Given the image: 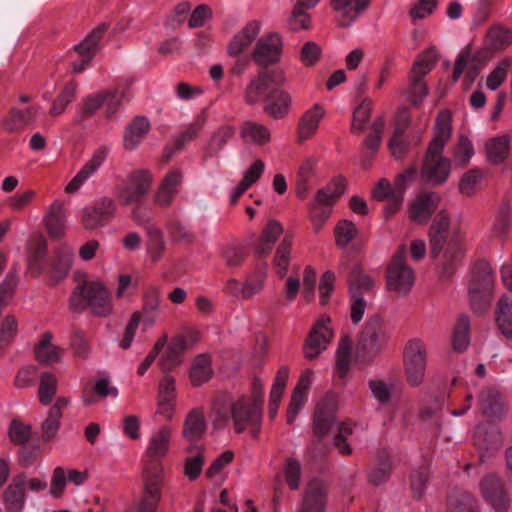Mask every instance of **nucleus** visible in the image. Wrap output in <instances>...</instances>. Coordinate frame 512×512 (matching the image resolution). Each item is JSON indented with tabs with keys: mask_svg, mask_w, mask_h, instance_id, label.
<instances>
[{
	"mask_svg": "<svg viewBox=\"0 0 512 512\" xmlns=\"http://www.w3.org/2000/svg\"><path fill=\"white\" fill-rule=\"evenodd\" d=\"M26 475L20 473L4 491V503L8 512H21L25 500Z\"/></svg>",
	"mask_w": 512,
	"mask_h": 512,
	"instance_id": "obj_25",
	"label": "nucleus"
},
{
	"mask_svg": "<svg viewBox=\"0 0 512 512\" xmlns=\"http://www.w3.org/2000/svg\"><path fill=\"white\" fill-rule=\"evenodd\" d=\"M282 54V37L276 32H271L257 40L251 52V61L256 64H276L282 60Z\"/></svg>",
	"mask_w": 512,
	"mask_h": 512,
	"instance_id": "obj_13",
	"label": "nucleus"
},
{
	"mask_svg": "<svg viewBox=\"0 0 512 512\" xmlns=\"http://www.w3.org/2000/svg\"><path fill=\"white\" fill-rule=\"evenodd\" d=\"M404 364L408 383L412 386L420 385L426 369V349L420 340L408 342L404 352Z\"/></svg>",
	"mask_w": 512,
	"mask_h": 512,
	"instance_id": "obj_11",
	"label": "nucleus"
},
{
	"mask_svg": "<svg viewBox=\"0 0 512 512\" xmlns=\"http://www.w3.org/2000/svg\"><path fill=\"white\" fill-rule=\"evenodd\" d=\"M240 135L243 141L259 146H264L271 141V133L268 127L251 120L242 123Z\"/></svg>",
	"mask_w": 512,
	"mask_h": 512,
	"instance_id": "obj_39",
	"label": "nucleus"
},
{
	"mask_svg": "<svg viewBox=\"0 0 512 512\" xmlns=\"http://www.w3.org/2000/svg\"><path fill=\"white\" fill-rule=\"evenodd\" d=\"M235 135L233 126L225 125L218 128L210 137L204 149L203 160L206 161L218 155L227 142Z\"/></svg>",
	"mask_w": 512,
	"mask_h": 512,
	"instance_id": "obj_42",
	"label": "nucleus"
},
{
	"mask_svg": "<svg viewBox=\"0 0 512 512\" xmlns=\"http://www.w3.org/2000/svg\"><path fill=\"white\" fill-rule=\"evenodd\" d=\"M327 342L328 340L322 332L312 329L303 346L305 358L308 360L317 358L326 349Z\"/></svg>",
	"mask_w": 512,
	"mask_h": 512,
	"instance_id": "obj_51",
	"label": "nucleus"
},
{
	"mask_svg": "<svg viewBox=\"0 0 512 512\" xmlns=\"http://www.w3.org/2000/svg\"><path fill=\"white\" fill-rule=\"evenodd\" d=\"M107 156L104 148L98 149L92 158L82 167V169L70 180L65 187L66 193L78 191L81 185L102 165Z\"/></svg>",
	"mask_w": 512,
	"mask_h": 512,
	"instance_id": "obj_29",
	"label": "nucleus"
},
{
	"mask_svg": "<svg viewBox=\"0 0 512 512\" xmlns=\"http://www.w3.org/2000/svg\"><path fill=\"white\" fill-rule=\"evenodd\" d=\"M371 0H332L341 26H350L368 8Z\"/></svg>",
	"mask_w": 512,
	"mask_h": 512,
	"instance_id": "obj_23",
	"label": "nucleus"
},
{
	"mask_svg": "<svg viewBox=\"0 0 512 512\" xmlns=\"http://www.w3.org/2000/svg\"><path fill=\"white\" fill-rule=\"evenodd\" d=\"M429 477L430 471L426 465L420 466L410 474V488L415 499H422Z\"/></svg>",
	"mask_w": 512,
	"mask_h": 512,
	"instance_id": "obj_59",
	"label": "nucleus"
},
{
	"mask_svg": "<svg viewBox=\"0 0 512 512\" xmlns=\"http://www.w3.org/2000/svg\"><path fill=\"white\" fill-rule=\"evenodd\" d=\"M323 115L324 110L319 104H315L302 115L298 123L299 142H303L315 133Z\"/></svg>",
	"mask_w": 512,
	"mask_h": 512,
	"instance_id": "obj_38",
	"label": "nucleus"
},
{
	"mask_svg": "<svg viewBox=\"0 0 512 512\" xmlns=\"http://www.w3.org/2000/svg\"><path fill=\"white\" fill-rule=\"evenodd\" d=\"M181 181V170L176 169L170 171L163 179L155 195L156 203L164 207L170 205L172 199L177 194V187L180 185Z\"/></svg>",
	"mask_w": 512,
	"mask_h": 512,
	"instance_id": "obj_36",
	"label": "nucleus"
},
{
	"mask_svg": "<svg viewBox=\"0 0 512 512\" xmlns=\"http://www.w3.org/2000/svg\"><path fill=\"white\" fill-rule=\"evenodd\" d=\"M465 254L460 230H454L447 243V248L437 265V275L440 280L451 279Z\"/></svg>",
	"mask_w": 512,
	"mask_h": 512,
	"instance_id": "obj_12",
	"label": "nucleus"
},
{
	"mask_svg": "<svg viewBox=\"0 0 512 512\" xmlns=\"http://www.w3.org/2000/svg\"><path fill=\"white\" fill-rule=\"evenodd\" d=\"M484 175V171L479 168H473L465 172L459 180V192L466 196L474 195L476 192V187Z\"/></svg>",
	"mask_w": 512,
	"mask_h": 512,
	"instance_id": "obj_60",
	"label": "nucleus"
},
{
	"mask_svg": "<svg viewBox=\"0 0 512 512\" xmlns=\"http://www.w3.org/2000/svg\"><path fill=\"white\" fill-rule=\"evenodd\" d=\"M410 218L417 224H426L433 214L432 199L429 194L421 195L409 207Z\"/></svg>",
	"mask_w": 512,
	"mask_h": 512,
	"instance_id": "obj_49",
	"label": "nucleus"
},
{
	"mask_svg": "<svg viewBox=\"0 0 512 512\" xmlns=\"http://www.w3.org/2000/svg\"><path fill=\"white\" fill-rule=\"evenodd\" d=\"M474 443L480 451L495 452L503 445L502 433L492 422L477 425L474 433Z\"/></svg>",
	"mask_w": 512,
	"mask_h": 512,
	"instance_id": "obj_20",
	"label": "nucleus"
},
{
	"mask_svg": "<svg viewBox=\"0 0 512 512\" xmlns=\"http://www.w3.org/2000/svg\"><path fill=\"white\" fill-rule=\"evenodd\" d=\"M431 66H412L409 79V92L411 103L415 106L421 105L423 98L428 95L429 89L424 77L430 73Z\"/></svg>",
	"mask_w": 512,
	"mask_h": 512,
	"instance_id": "obj_27",
	"label": "nucleus"
},
{
	"mask_svg": "<svg viewBox=\"0 0 512 512\" xmlns=\"http://www.w3.org/2000/svg\"><path fill=\"white\" fill-rule=\"evenodd\" d=\"M359 231L356 225L347 219L338 221L334 228L335 242L339 248H346L357 237Z\"/></svg>",
	"mask_w": 512,
	"mask_h": 512,
	"instance_id": "obj_54",
	"label": "nucleus"
},
{
	"mask_svg": "<svg viewBox=\"0 0 512 512\" xmlns=\"http://www.w3.org/2000/svg\"><path fill=\"white\" fill-rule=\"evenodd\" d=\"M511 138L508 134L490 138L485 143L487 161L491 165H500L506 161L510 153Z\"/></svg>",
	"mask_w": 512,
	"mask_h": 512,
	"instance_id": "obj_32",
	"label": "nucleus"
},
{
	"mask_svg": "<svg viewBox=\"0 0 512 512\" xmlns=\"http://www.w3.org/2000/svg\"><path fill=\"white\" fill-rule=\"evenodd\" d=\"M117 205L113 198L103 196L82 210L81 224L86 230H96L108 225L114 218Z\"/></svg>",
	"mask_w": 512,
	"mask_h": 512,
	"instance_id": "obj_10",
	"label": "nucleus"
},
{
	"mask_svg": "<svg viewBox=\"0 0 512 512\" xmlns=\"http://www.w3.org/2000/svg\"><path fill=\"white\" fill-rule=\"evenodd\" d=\"M328 489L323 480L312 478L306 488L298 512H325Z\"/></svg>",
	"mask_w": 512,
	"mask_h": 512,
	"instance_id": "obj_16",
	"label": "nucleus"
},
{
	"mask_svg": "<svg viewBox=\"0 0 512 512\" xmlns=\"http://www.w3.org/2000/svg\"><path fill=\"white\" fill-rule=\"evenodd\" d=\"M211 356L200 354L195 357L190 369V379L194 387H199L208 382L214 374Z\"/></svg>",
	"mask_w": 512,
	"mask_h": 512,
	"instance_id": "obj_43",
	"label": "nucleus"
},
{
	"mask_svg": "<svg viewBox=\"0 0 512 512\" xmlns=\"http://www.w3.org/2000/svg\"><path fill=\"white\" fill-rule=\"evenodd\" d=\"M153 176L149 170L139 169L117 177L114 192L123 206L141 204L148 195L152 186Z\"/></svg>",
	"mask_w": 512,
	"mask_h": 512,
	"instance_id": "obj_5",
	"label": "nucleus"
},
{
	"mask_svg": "<svg viewBox=\"0 0 512 512\" xmlns=\"http://www.w3.org/2000/svg\"><path fill=\"white\" fill-rule=\"evenodd\" d=\"M511 206L508 200H503L497 210L493 232L495 235L503 237L507 234L510 227Z\"/></svg>",
	"mask_w": 512,
	"mask_h": 512,
	"instance_id": "obj_64",
	"label": "nucleus"
},
{
	"mask_svg": "<svg viewBox=\"0 0 512 512\" xmlns=\"http://www.w3.org/2000/svg\"><path fill=\"white\" fill-rule=\"evenodd\" d=\"M48 253L47 241L43 236H39L31 241L28 246V266L35 276H39L44 271V262Z\"/></svg>",
	"mask_w": 512,
	"mask_h": 512,
	"instance_id": "obj_35",
	"label": "nucleus"
},
{
	"mask_svg": "<svg viewBox=\"0 0 512 512\" xmlns=\"http://www.w3.org/2000/svg\"><path fill=\"white\" fill-rule=\"evenodd\" d=\"M110 92L102 91L94 96H88L82 106L79 116L75 119L76 124H80L85 119L91 117L107 101Z\"/></svg>",
	"mask_w": 512,
	"mask_h": 512,
	"instance_id": "obj_57",
	"label": "nucleus"
},
{
	"mask_svg": "<svg viewBox=\"0 0 512 512\" xmlns=\"http://www.w3.org/2000/svg\"><path fill=\"white\" fill-rule=\"evenodd\" d=\"M220 257L229 269H236L243 265L249 256L248 248L236 241L225 243L220 247Z\"/></svg>",
	"mask_w": 512,
	"mask_h": 512,
	"instance_id": "obj_37",
	"label": "nucleus"
},
{
	"mask_svg": "<svg viewBox=\"0 0 512 512\" xmlns=\"http://www.w3.org/2000/svg\"><path fill=\"white\" fill-rule=\"evenodd\" d=\"M69 308L76 313L90 309L97 317H106L112 313L111 295L105 284L99 280L83 281L78 284L69 299Z\"/></svg>",
	"mask_w": 512,
	"mask_h": 512,
	"instance_id": "obj_2",
	"label": "nucleus"
},
{
	"mask_svg": "<svg viewBox=\"0 0 512 512\" xmlns=\"http://www.w3.org/2000/svg\"><path fill=\"white\" fill-rule=\"evenodd\" d=\"M451 172V161L448 158L424 159L419 172L421 183L438 186L445 183Z\"/></svg>",
	"mask_w": 512,
	"mask_h": 512,
	"instance_id": "obj_18",
	"label": "nucleus"
},
{
	"mask_svg": "<svg viewBox=\"0 0 512 512\" xmlns=\"http://www.w3.org/2000/svg\"><path fill=\"white\" fill-rule=\"evenodd\" d=\"M336 422V406L333 401L323 400L317 404L313 415L312 429L316 438H325Z\"/></svg>",
	"mask_w": 512,
	"mask_h": 512,
	"instance_id": "obj_19",
	"label": "nucleus"
},
{
	"mask_svg": "<svg viewBox=\"0 0 512 512\" xmlns=\"http://www.w3.org/2000/svg\"><path fill=\"white\" fill-rule=\"evenodd\" d=\"M347 283L350 295H360V291H370L374 282L373 279L364 273L360 263H354L348 273Z\"/></svg>",
	"mask_w": 512,
	"mask_h": 512,
	"instance_id": "obj_44",
	"label": "nucleus"
},
{
	"mask_svg": "<svg viewBox=\"0 0 512 512\" xmlns=\"http://www.w3.org/2000/svg\"><path fill=\"white\" fill-rule=\"evenodd\" d=\"M484 501L496 512H507L511 505V497L504 481L496 474L485 475L479 483Z\"/></svg>",
	"mask_w": 512,
	"mask_h": 512,
	"instance_id": "obj_8",
	"label": "nucleus"
},
{
	"mask_svg": "<svg viewBox=\"0 0 512 512\" xmlns=\"http://www.w3.org/2000/svg\"><path fill=\"white\" fill-rule=\"evenodd\" d=\"M512 43V30L501 25L491 27L484 41V49L490 52V57L495 51L505 49Z\"/></svg>",
	"mask_w": 512,
	"mask_h": 512,
	"instance_id": "obj_41",
	"label": "nucleus"
},
{
	"mask_svg": "<svg viewBox=\"0 0 512 512\" xmlns=\"http://www.w3.org/2000/svg\"><path fill=\"white\" fill-rule=\"evenodd\" d=\"M18 332V322L14 315L8 314L0 325V349L7 348L14 340Z\"/></svg>",
	"mask_w": 512,
	"mask_h": 512,
	"instance_id": "obj_63",
	"label": "nucleus"
},
{
	"mask_svg": "<svg viewBox=\"0 0 512 512\" xmlns=\"http://www.w3.org/2000/svg\"><path fill=\"white\" fill-rule=\"evenodd\" d=\"M405 255L406 250L402 246L386 268V289L399 297L407 296L415 282L414 270L406 263Z\"/></svg>",
	"mask_w": 512,
	"mask_h": 512,
	"instance_id": "obj_7",
	"label": "nucleus"
},
{
	"mask_svg": "<svg viewBox=\"0 0 512 512\" xmlns=\"http://www.w3.org/2000/svg\"><path fill=\"white\" fill-rule=\"evenodd\" d=\"M292 244V235L286 234L279 243V245L277 246V249L275 251L273 264L277 268V274L280 278L285 277L288 271L292 251Z\"/></svg>",
	"mask_w": 512,
	"mask_h": 512,
	"instance_id": "obj_48",
	"label": "nucleus"
},
{
	"mask_svg": "<svg viewBox=\"0 0 512 512\" xmlns=\"http://www.w3.org/2000/svg\"><path fill=\"white\" fill-rule=\"evenodd\" d=\"M31 425L19 419H12L8 428V436L14 445H25L31 438Z\"/></svg>",
	"mask_w": 512,
	"mask_h": 512,
	"instance_id": "obj_61",
	"label": "nucleus"
},
{
	"mask_svg": "<svg viewBox=\"0 0 512 512\" xmlns=\"http://www.w3.org/2000/svg\"><path fill=\"white\" fill-rule=\"evenodd\" d=\"M65 208L60 201L51 204L49 211L45 217V225L51 238L60 239L64 236L65 230Z\"/></svg>",
	"mask_w": 512,
	"mask_h": 512,
	"instance_id": "obj_34",
	"label": "nucleus"
},
{
	"mask_svg": "<svg viewBox=\"0 0 512 512\" xmlns=\"http://www.w3.org/2000/svg\"><path fill=\"white\" fill-rule=\"evenodd\" d=\"M261 30L259 21L252 20L241 28L227 43L226 53L238 61H251L252 44Z\"/></svg>",
	"mask_w": 512,
	"mask_h": 512,
	"instance_id": "obj_9",
	"label": "nucleus"
},
{
	"mask_svg": "<svg viewBox=\"0 0 512 512\" xmlns=\"http://www.w3.org/2000/svg\"><path fill=\"white\" fill-rule=\"evenodd\" d=\"M469 305L477 316L488 313L494 298V275L490 263L479 260L474 264L468 285Z\"/></svg>",
	"mask_w": 512,
	"mask_h": 512,
	"instance_id": "obj_3",
	"label": "nucleus"
},
{
	"mask_svg": "<svg viewBox=\"0 0 512 512\" xmlns=\"http://www.w3.org/2000/svg\"><path fill=\"white\" fill-rule=\"evenodd\" d=\"M170 437L171 430L167 426L161 427L153 434L146 450L147 457L152 458V460H149L148 462L155 461L154 459L162 458L167 454Z\"/></svg>",
	"mask_w": 512,
	"mask_h": 512,
	"instance_id": "obj_47",
	"label": "nucleus"
},
{
	"mask_svg": "<svg viewBox=\"0 0 512 512\" xmlns=\"http://www.w3.org/2000/svg\"><path fill=\"white\" fill-rule=\"evenodd\" d=\"M53 335L47 331L41 335L37 344H35L33 352L35 359L40 365L48 366L60 362L64 354V349L51 343Z\"/></svg>",
	"mask_w": 512,
	"mask_h": 512,
	"instance_id": "obj_24",
	"label": "nucleus"
},
{
	"mask_svg": "<svg viewBox=\"0 0 512 512\" xmlns=\"http://www.w3.org/2000/svg\"><path fill=\"white\" fill-rule=\"evenodd\" d=\"M481 413L491 419H502L505 412L504 402L499 391L492 387L481 390L478 396Z\"/></svg>",
	"mask_w": 512,
	"mask_h": 512,
	"instance_id": "obj_22",
	"label": "nucleus"
},
{
	"mask_svg": "<svg viewBox=\"0 0 512 512\" xmlns=\"http://www.w3.org/2000/svg\"><path fill=\"white\" fill-rule=\"evenodd\" d=\"M373 102L370 98H365L353 111V121L351 124L352 133H361L365 129V124L371 117Z\"/></svg>",
	"mask_w": 512,
	"mask_h": 512,
	"instance_id": "obj_56",
	"label": "nucleus"
},
{
	"mask_svg": "<svg viewBox=\"0 0 512 512\" xmlns=\"http://www.w3.org/2000/svg\"><path fill=\"white\" fill-rule=\"evenodd\" d=\"M57 378L51 372L45 371L40 375V383L38 388L39 401L43 405L52 402L57 392Z\"/></svg>",
	"mask_w": 512,
	"mask_h": 512,
	"instance_id": "obj_55",
	"label": "nucleus"
},
{
	"mask_svg": "<svg viewBox=\"0 0 512 512\" xmlns=\"http://www.w3.org/2000/svg\"><path fill=\"white\" fill-rule=\"evenodd\" d=\"M73 259V252L68 247H59L54 252V259L51 265L48 285L56 286L67 277Z\"/></svg>",
	"mask_w": 512,
	"mask_h": 512,
	"instance_id": "obj_26",
	"label": "nucleus"
},
{
	"mask_svg": "<svg viewBox=\"0 0 512 512\" xmlns=\"http://www.w3.org/2000/svg\"><path fill=\"white\" fill-rule=\"evenodd\" d=\"M151 124L147 117L136 116L125 128L123 145L126 150L136 148L150 131Z\"/></svg>",
	"mask_w": 512,
	"mask_h": 512,
	"instance_id": "obj_30",
	"label": "nucleus"
},
{
	"mask_svg": "<svg viewBox=\"0 0 512 512\" xmlns=\"http://www.w3.org/2000/svg\"><path fill=\"white\" fill-rule=\"evenodd\" d=\"M160 301L161 295L155 286H150L144 291L142 309L132 313L124 329L123 337L119 343L122 349L130 348L141 320L143 325L147 327L156 322Z\"/></svg>",
	"mask_w": 512,
	"mask_h": 512,
	"instance_id": "obj_6",
	"label": "nucleus"
},
{
	"mask_svg": "<svg viewBox=\"0 0 512 512\" xmlns=\"http://www.w3.org/2000/svg\"><path fill=\"white\" fill-rule=\"evenodd\" d=\"M284 82L285 74L280 66H261L245 89L246 103L254 105L264 97L266 104L263 110L266 114L274 119L285 117L291 105V97L278 89Z\"/></svg>",
	"mask_w": 512,
	"mask_h": 512,
	"instance_id": "obj_1",
	"label": "nucleus"
},
{
	"mask_svg": "<svg viewBox=\"0 0 512 512\" xmlns=\"http://www.w3.org/2000/svg\"><path fill=\"white\" fill-rule=\"evenodd\" d=\"M450 228V217L446 210L439 211L429 229V247L432 259L440 257L444 245L447 243Z\"/></svg>",
	"mask_w": 512,
	"mask_h": 512,
	"instance_id": "obj_17",
	"label": "nucleus"
},
{
	"mask_svg": "<svg viewBox=\"0 0 512 512\" xmlns=\"http://www.w3.org/2000/svg\"><path fill=\"white\" fill-rule=\"evenodd\" d=\"M76 90L77 83L75 81H69L66 83L62 91L52 103V106L49 110L50 116L56 117L62 114L65 111L67 105L74 99Z\"/></svg>",
	"mask_w": 512,
	"mask_h": 512,
	"instance_id": "obj_53",
	"label": "nucleus"
},
{
	"mask_svg": "<svg viewBox=\"0 0 512 512\" xmlns=\"http://www.w3.org/2000/svg\"><path fill=\"white\" fill-rule=\"evenodd\" d=\"M206 431V421L203 412L193 409L188 413L183 424L182 436L190 444H197Z\"/></svg>",
	"mask_w": 512,
	"mask_h": 512,
	"instance_id": "obj_33",
	"label": "nucleus"
},
{
	"mask_svg": "<svg viewBox=\"0 0 512 512\" xmlns=\"http://www.w3.org/2000/svg\"><path fill=\"white\" fill-rule=\"evenodd\" d=\"M448 512H479L477 500L468 492L454 490L447 501Z\"/></svg>",
	"mask_w": 512,
	"mask_h": 512,
	"instance_id": "obj_45",
	"label": "nucleus"
},
{
	"mask_svg": "<svg viewBox=\"0 0 512 512\" xmlns=\"http://www.w3.org/2000/svg\"><path fill=\"white\" fill-rule=\"evenodd\" d=\"M452 118L449 110H442L438 113L435 122V132L432 141L429 143L424 159H440L445 143L451 137Z\"/></svg>",
	"mask_w": 512,
	"mask_h": 512,
	"instance_id": "obj_15",
	"label": "nucleus"
},
{
	"mask_svg": "<svg viewBox=\"0 0 512 512\" xmlns=\"http://www.w3.org/2000/svg\"><path fill=\"white\" fill-rule=\"evenodd\" d=\"M489 60L490 52L487 49L473 50L471 45H467L459 52L454 64H481Z\"/></svg>",
	"mask_w": 512,
	"mask_h": 512,
	"instance_id": "obj_62",
	"label": "nucleus"
},
{
	"mask_svg": "<svg viewBox=\"0 0 512 512\" xmlns=\"http://www.w3.org/2000/svg\"><path fill=\"white\" fill-rule=\"evenodd\" d=\"M494 317L500 333L506 339L512 340V298L505 294L499 298Z\"/></svg>",
	"mask_w": 512,
	"mask_h": 512,
	"instance_id": "obj_31",
	"label": "nucleus"
},
{
	"mask_svg": "<svg viewBox=\"0 0 512 512\" xmlns=\"http://www.w3.org/2000/svg\"><path fill=\"white\" fill-rule=\"evenodd\" d=\"M146 232L148 235V253L150 254L153 261H157L161 258L165 249L163 233L158 227L154 225L146 226Z\"/></svg>",
	"mask_w": 512,
	"mask_h": 512,
	"instance_id": "obj_58",
	"label": "nucleus"
},
{
	"mask_svg": "<svg viewBox=\"0 0 512 512\" xmlns=\"http://www.w3.org/2000/svg\"><path fill=\"white\" fill-rule=\"evenodd\" d=\"M470 343V318L467 314H461L457 318L453 333L452 347L453 350L462 353Z\"/></svg>",
	"mask_w": 512,
	"mask_h": 512,
	"instance_id": "obj_46",
	"label": "nucleus"
},
{
	"mask_svg": "<svg viewBox=\"0 0 512 512\" xmlns=\"http://www.w3.org/2000/svg\"><path fill=\"white\" fill-rule=\"evenodd\" d=\"M188 454H194V456L187 457L184 460V475L188 477L190 481H195L199 478L203 465L205 463V447L198 444H189L186 448Z\"/></svg>",
	"mask_w": 512,
	"mask_h": 512,
	"instance_id": "obj_40",
	"label": "nucleus"
},
{
	"mask_svg": "<svg viewBox=\"0 0 512 512\" xmlns=\"http://www.w3.org/2000/svg\"><path fill=\"white\" fill-rule=\"evenodd\" d=\"M109 28V24L102 22L97 25L80 43L73 49L83 57L82 64H87L100 50V42Z\"/></svg>",
	"mask_w": 512,
	"mask_h": 512,
	"instance_id": "obj_21",
	"label": "nucleus"
},
{
	"mask_svg": "<svg viewBox=\"0 0 512 512\" xmlns=\"http://www.w3.org/2000/svg\"><path fill=\"white\" fill-rule=\"evenodd\" d=\"M315 161L306 160L299 168L296 176V195L304 199L310 190V179L314 175Z\"/></svg>",
	"mask_w": 512,
	"mask_h": 512,
	"instance_id": "obj_52",
	"label": "nucleus"
},
{
	"mask_svg": "<svg viewBox=\"0 0 512 512\" xmlns=\"http://www.w3.org/2000/svg\"><path fill=\"white\" fill-rule=\"evenodd\" d=\"M230 413L235 432L241 434L251 423H258L259 418H262L263 409L250 403L248 396L242 395L231 404Z\"/></svg>",
	"mask_w": 512,
	"mask_h": 512,
	"instance_id": "obj_14",
	"label": "nucleus"
},
{
	"mask_svg": "<svg viewBox=\"0 0 512 512\" xmlns=\"http://www.w3.org/2000/svg\"><path fill=\"white\" fill-rule=\"evenodd\" d=\"M388 335L383 325V318L374 314L366 321L360 334L355 352L358 363H371L384 348Z\"/></svg>",
	"mask_w": 512,
	"mask_h": 512,
	"instance_id": "obj_4",
	"label": "nucleus"
},
{
	"mask_svg": "<svg viewBox=\"0 0 512 512\" xmlns=\"http://www.w3.org/2000/svg\"><path fill=\"white\" fill-rule=\"evenodd\" d=\"M352 340L349 335H343L339 341L336 353V371L339 378H345L349 372Z\"/></svg>",
	"mask_w": 512,
	"mask_h": 512,
	"instance_id": "obj_50",
	"label": "nucleus"
},
{
	"mask_svg": "<svg viewBox=\"0 0 512 512\" xmlns=\"http://www.w3.org/2000/svg\"><path fill=\"white\" fill-rule=\"evenodd\" d=\"M188 349V344L183 335H177L171 339L164 354L158 361L162 371H171L181 363V355Z\"/></svg>",
	"mask_w": 512,
	"mask_h": 512,
	"instance_id": "obj_28",
	"label": "nucleus"
}]
</instances>
